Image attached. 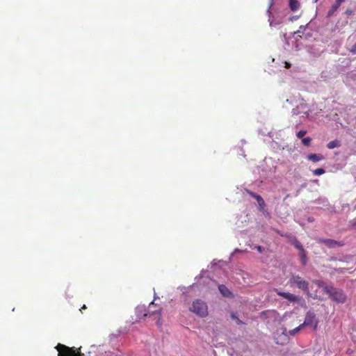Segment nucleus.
I'll use <instances>...</instances> for the list:
<instances>
[{"label": "nucleus", "mask_w": 356, "mask_h": 356, "mask_svg": "<svg viewBox=\"0 0 356 356\" xmlns=\"http://www.w3.org/2000/svg\"><path fill=\"white\" fill-rule=\"evenodd\" d=\"M293 244L296 247V248L300 250V252L305 251L303 246L302 245L299 241L295 240Z\"/></svg>", "instance_id": "f3484780"}, {"label": "nucleus", "mask_w": 356, "mask_h": 356, "mask_svg": "<svg viewBox=\"0 0 356 356\" xmlns=\"http://www.w3.org/2000/svg\"><path fill=\"white\" fill-rule=\"evenodd\" d=\"M262 197L260 196L259 195H257V196H255L254 199H256L257 201H258L259 200L261 199Z\"/></svg>", "instance_id": "cd10ccee"}, {"label": "nucleus", "mask_w": 356, "mask_h": 356, "mask_svg": "<svg viewBox=\"0 0 356 356\" xmlns=\"http://www.w3.org/2000/svg\"><path fill=\"white\" fill-rule=\"evenodd\" d=\"M307 157L308 160L314 163L322 161L325 159V157L321 154H309Z\"/></svg>", "instance_id": "9b49d317"}, {"label": "nucleus", "mask_w": 356, "mask_h": 356, "mask_svg": "<svg viewBox=\"0 0 356 356\" xmlns=\"http://www.w3.org/2000/svg\"><path fill=\"white\" fill-rule=\"evenodd\" d=\"M152 306H154V302H152L148 307L147 311H146V309L144 307L140 306L136 308V312L138 314V316L143 315V317H146L148 315L149 316H154L155 319L157 318V324H159L161 317V309H159L156 311H152L151 309V307Z\"/></svg>", "instance_id": "7ed1b4c3"}, {"label": "nucleus", "mask_w": 356, "mask_h": 356, "mask_svg": "<svg viewBox=\"0 0 356 356\" xmlns=\"http://www.w3.org/2000/svg\"><path fill=\"white\" fill-rule=\"evenodd\" d=\"M350 224L351 225V227L354 229H356V218L355 219H353L352 220L350 221Z\"/></svg>", "instance_id": "4be33fe9"}, {"label": "nucleus", "mask_w": 356, "mask_h": 356, "mask_svg": "<svg viewBox=\"0 0 356 356\" xmlns=\"http://www.w3.org/2000/svg\"><path fill=\"white\" fill-rule=\"evenodd\" d=\"M289 8L293 11L295 12L300 8V4L298 0H289Z\"/></svg>", "instance_id": "ddd939ff"}, {"label": "nucleus", "mask_w": 356, "mask_h": 356, "mask_svg": "<svg viewBox=\"0 0 356 356\" xmlns=\"http://www.w3.org/2000/svg\"><path fill=\"white\" fill-rule=\"evenodd\" d=\"M291 286H296L304 292L309 293V283L299 275H292L289 279Z\"/></svg>", "instance_id": "39448f33"}, {"label": "nucleus", "mask_w": 356, "mask_h": 356, "mask_svg": "<svg viewBox=\"0 0 356 356\" xmlns=\"http://www.w3.org/2000/svg\"><path fill=\"white\" fill-rule=\"evenodd\" d=\"M285 67L286 68H290L291 67V63H288V62H285Z\"/></svg>", "instance_id": "bb28decb"}, {"label": "nucleus", "mask_w": 356, "mask_h": 356, "mask_svg": "<svg viewBox=\"0 0 356 356\" xmlns=\"http://www.w3.org/2000/svg\"><path fill=\"white\" fill-rule=\"evenodd\" d=\"M350 51L353 53V54H356V44H354L351 49H350Z\"/></svg>", "instance_id": "b1692460"}, {"label": "nucleus", "mask_w": 356, "mask_h": 356, "mask_svg": "<svg viewBox=\"0 0 356 356\" xmlns=\"http://www.w3.org/2000/svg\"><path fill=\"white\" fill-rule=\"evenodd\" d=\"M257 202V203L259 204V207H260V209H264V208L266 206V204H265V202H264V199L261 198V199L259 200Z\"/></svg>", "instance_id": "aec40b11"}, {"label": "nucleus", "mask_w": 356, "mask_h": 356, "mask_svg": "<svg viewBox=\"0 0 356 356\" xmlns=\"http://www.w3.org/2000/svg\"><path fill=\"white\" fill-rule=\"evenodd\" d=\"M86 309V306L85 305H83L82 306V307L80 309V311L82 312L83 309Z\"/></svg>", "instance_id": "c85d7f7f"}, {"label": "nucleus", "mask_w": 356, "mask_h": 356, "mask_svg": "<svg viewBox=\"0 0 356 356\" xmlns=\"http://www.w3.org/2000/svg\"><path fill=\"white\" fill-rule=\"evenodd\" d=\"M340 146V142L337 140H334L329 142L327 145V147L330 149L338 147Z\"/></svg>", "instance_id": "4468645a"}, {"label": "nucleus", "mask_w": 356, "mask_h": 356, "mask_svg": "<svg viewBox=\"0 0 356 356\" xmlns=\"http://www.w3.org/2000/svg\"><path fill=\"white\" fill-rule=\"evenodd\" d=\"M325 172V171L323 168H317V169L313 170V174L314 175H317V176L321 175L324 174Z\"/></svg>", "instance_id": "a211bd4d"}, {"label": "nucleus", "mask_w": 356, "mask_h": 356, "mask_svg": "<svg viewBox=\"0 0 356 356\" xmlns=\"http://www.w3.org/2000/svg\"><path fill=\"white\" fill-rule=\"evenodd\" d=\"M318 325V320L317 319L316 314L312 311H308L306 313L305 321L302 323L304 326H312L313 330L316 331Z\"/></svg>", "instance_id": "423d86ee"}, {"label": "nucleus", "mask_w": 356, "mask_h": 356, "mask_svg": "<svg viewBox=\"0 0 356 356\" xmlns=\"http://www.w3.org/2000/svg\"><path fill=\"white\" fill-rule=\"evenodd\" d=\"M231 318H232V319L236 320V321H237L238 324H241V321H240V320L236 317V316L234 313H232V314H231Z\"/></svg>", "instance_id": "5701e85b"}, {"label": "nucleus", "mask_w": 356, "mask_h": 356, "mask_svg": "<svg viewBox=\"0 0 356 356\" xmlns=\"http://www.w3.org/2000/svg\"><path fill=\"white\" fill-rule=\"evenodd\" d=\"M274 339L277 344L286 345L289 341V337L286 333V329L282 328L281 330H277L274 334Z\"/></svg>", "instance_id": "0eeeda50"}, {"label": "nucleus", "mask_w": 356, "mask_h": 356, "mask_svg": "<svg viewBox=\"0 0 356 356\" xmlns=\"http://www.w3.org/2000/svg\"><path fill=\"white\" fill-rule=\"evenodd\" d=\"M314 1L316 3V2H317V1H318V0H314Z\"/></svg>", "instance_id": "7c9ffc66"}, {"label": "nucleus", "mask_w": 356, "mask_h": 356, "mask_svg": "<svg viewBox=\"0 0 356 356\" xmlns=\"http://www.w3.org/2000/svg\"><path fill=\"white\" fill-rule=\"evenodd\" d=\"M346 0H336L334 3L331 6L330 9L327 13V16L331 17L339 8L341 4Z\"/></svg>", "instance_id": "9d476101"}, {"label": "nucleus", "mask_w": 356, "mask_h": 356, "mask_svg": "<svg viewBox=\"0 0 356 356\" xmlns=\"http://www.w3.org/2000/svg\"><path fill=\"white\" fill-rule=\"evenodd\" d=\"M312 141V138L310 137L303 138L302 139V143L305 146H309Z\"/></svg>", "instance_id": "6ab92c4d"}, {"label": "nucleus", "mask_w": 356, "mask_h": 356, "mask_svg": "<svg viewBox=\"0 0 356 356\" xmlns=\"http://www.w3.org/2000/svg\"><path fill=\"white\" fill-rule=\"evenodd\" d=\"M303 327H305V326L302 325V323L299 326H298L297 327L290 330L289 331V334L291 336H295L300 330H301L302 329Z\"/></svg>", "instance_id": "2eb2a0df"}, {"label": "nucleus", "mask_w": 356, "mask_h": 356, "mask_svg": "<svg viewBox=\"0 0 356 356\" xmlns=\"http://www.w3.org/2000/svg\"><path fill=\"white\" fill-rule=\"evenodd\" d=\"M307 131L305 130H300L296 134V136L298 138H303L304 136L306 134Z\"/></svg>", "instance_id": "412c9836"}, {"label": "nucleus", "mask_w": 356, "mask_h": 356, "mask_svg": "<svg viewBox=\"0 0 356 356\" xmlns=\"http://www.w3.org/2000/svg\"><path fill=\"white\" fill-rule=\"evenodd\" d=\"M189 311L198 317L205 318L208 316V305L201 299H195L188 308Z\"/></svg>", "instance_id": "f03ea898"}, {"label": "nucleus", "mask_w": 356, "mask_h": 356, "mask_svg": "<svg viewBox=\"0 0 356 356\" xmlns=\"http://www.w3.org/2000/svg\"><path fill=\"white\" fill-rule=\"evenodd\" d=\"M318 242L325 244L327 247L330 248H334L336 246L341 247L344 245V243L343 241H338L330 238H319Z\"/></svg>", "instance_id": "1a4fd4ad"}, {"label": "nucleus", "mask_w": 356, "mask_h": 356, "mask_svg": "<svg viewBox=\"0 0 356 356\" xmlns=\"http://www.w3.org/2000/svg\"><path fill=\"white\" fill-rule=\"evenodd\" d=\"M314 282L318 286L322 288L323 291L327 293L333 301L337 303H344L346 302V296L341 289L328 286L321 280H315Z\"/></svg>", "instance_id": "f257e3e1"}, {"label": "nucleus", "mask_w": 356, "mask_h": 356, "mask_svg": "<svg viewBox=\"0 0 356 356\" xmlns=\"http://www.w3.org/2000/svg\"><path fill=\"white\" fill-rule=\"evenodd\" d=\"M257 249L259 252H261V250H262V248H261V247L260 245L257 246Z\"/></svg>", "instance_id": "c756f323"}, {"label": "nucleus", "mask_w": 356, "mask_h": 356, "mask_svg": "<svg viewBox=\"0 0 356 356\" xmlns=\"http://www.w3.org/2000/svg\"><path fill=\"white\" fill-rule=\"evenodd\" d=\"M56 348L58 351V356H83V354L80 352V349H76L74 347L70 348L59 343Z\"/></svg>", "instance_id": "20e7f679"}, {"label": "nucleus", "mask_w": 356, "mask_h": 356, "mask_svg": "<svg viewBox=\"0 0 356 356\" xmlns=\"http://www.w3.org/2000/svg\"><path fill=\"white\" fill-rule=\"evenodd\" d=\"M248 194H249L251 197H254H254H255V196H257V194H256V193H253V192H252V191H248Z\"/></svg>", "instance_id": "a878e982"}, {"label": "nucleus", "mask_w": 356, "mask_h": 356, "mask_svg": "<svg viewBox=\"0 0 356 356\" xmlns=\"http://www.w3.org/2000/svg\"><path fill=\"white\" fill-rule=\"evenodd\" d=\"M275 292L279 296L284 298L290 302H297L300 300V298L293 293L280 291L277 289H275Z\"/></svg>", "instance_id": "6e6552de"}, {"label": "nucleus", "mask_w": 356, "mask_h": 356, "mask_svg": "<svg viewBox=\"0 0 356 356\" xmlns=\"http://www.w3.org/2000/svg\"><path fill=\"white\" fill-rule=\"evenodd\" d=\"M218 289H219V291L220 292V293L224 297H230L232 296V292L229 291V289L225 285H223V284L219 285Z\"/></svg>", "instance_id": "f8f14e48"}, {"label": "nucleus", "mask_w": 356, "mask_h": 356, "mask_svg": "<svg viewBox=\"0 0 356 356\" xmlns=\"http://www.w3.org/2000/svg\"><path fill=\"white\" fill-rule=\"evenodd\" d=\"M345 13H346L347 15H353V11L351 9L348 8V9H347V10H346Z\"/></svg>", "instance_id": "393cba45"}, {"label": "nucleus", "mask_w": 356, "mask_h": 356, "mask_svg": "<svg viewBox=\"0 0 356 356\" xmlns=\"http://www.w3.org/2000/svg\"><path fill=\"white\" fill-rule=\"evenodd\" d=\"M300 261L303 266L306 265L307 264V255L305 251H302L300 252Z\"/></svg>", "instance_id": "dca6fc26"}]
</instances>
